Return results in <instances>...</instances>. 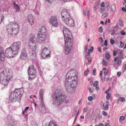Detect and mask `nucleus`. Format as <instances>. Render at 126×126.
Listing matches in <instances>:
<instances>
[{
    "label": "nucleus",
    "instance_id": "79ce46f5",
    "mask_svg": "<svg viewBox=\"0 0 126 126\" xmlns=\"http://www.w3.org/2000/svg\"><path fill=\"white\" fill-rule=\"evenodd\" d=\"M88 110V108L87 107L85 108L83 110V112L84 113L86 112Z\"/></svg>",
    "mask_w": 126,
    "mask_h": 126
},
{
    "label": "nucleus",
    "instance_id": "20e7f679",
    "mask_svg": "<svg viewBox=\"0 0 126 126\" xmlns=\"http://www.w3.org/2000/svg\"><path fill=\"white\" fill-rule=\"evenodd\" d=\"M77 83L78 82L77 78L75 79L74 81H72L71 82L65 81V88L68 93H74L75 90Z\"/></svg>",
    "mask_w": 126,
    "mask_h": 126
},
{
    "label": "nucleus",
    "instance_id": "4c0bfd02",
    "mask_svg": "<svg viewBox=\"0 0 126 126\" xmlns=\"http://www.w3.org/2000/svg\"><path fill=\"white\" fill-rule=\"evenodd\" d=\"M110 56L109 53H107L106 54L105 57L106 59H109L110 58Z\"/></svg>",
    "mask_w": 126,
    "mask_h": 126
},
{
    "label": "nucleus",
    "instance_id": "6e6552de",
    "mask_svg": "<svg viewBox=\"0 0 126 126\" xmlns=\"http://www.w3.org/2000/svg\"><path fill=\"white\" fill-rule=\"evenodd\" d=\"M12 72L11 69L8 68L4 69L0 73V78L9 77L11 78Z\"/></svg>",
    "mask_w": 126,
    "mask_h": 126
},
{
    "label": "nucleus",
    "instance_id": "a878e982",
    "mask_svg": "<svg viewBox=\"0 0 126 126\" xmlns=\"http://www.w3.org/2000/svg\"><path fill=\"white\" fill-rule=\"evenodd\" d=\"M14 9H15L16 12H18L19 10H20L19 6L17 5H16L14 7Z\"/></svg>",
    "mask_w": 126,
    "mask_h": 126
},
{
    "label": "nucleus",
    "instance_id": "2eb2a0df",
    "mask_svg": "<svg viewBox=\"0 0 126 126\" xmlns=\"http://www.w3.org/2000/svg\"><path fill=\"white\" fill-rule=\"evenodd\" d=\"M36 49H33L32 48L30 49V57L32 60H34L36 57V53L35 51Z\"/></svg>",
    "mask_w": 126,
    "mask_h": 126
},
{
    "label": "nucleus",
    "instance_id": "412c9836",
    "mask_svg": "<svg viewBox=\"0 0 126 126\" xmlns=\"http://www.w3.org/2000/svg\"><path fill=\"white\" fill-rule=\"evenodd\" d=\"M39 38L38 40V42L40 43H44L46 42L47 40L46 36L45 37H38Z\"/></svg>",
    "mask_w": 126,
    "mask_h": 126
},
{
    "label": "nucleus",
    "instance_id": "bb28decb",
    "mask_svg": "<svg viewBox=\"0 0 126 126\" xmlns=\"http://www.w3.org/2000/svg\"><path fill=\"white\" fill-rule=\"evenodd\" d=\"M111 9L112 12L114 11L115 10V6L114 5L112 4L111 6Z\"/></svg>",
    "mask_w": 126,
    "mask_h": 126
},
{
    "label": "nucleus",
    "instance_id": "ddd939ff",
    "mask_svg": "<svg viewBox=\"0 0 126 126\" xmlns=\"http://www.w3.org/2000/svg\"><path fill=\"white\" fill-rule=\"evenodd\" d=\"M52 25L54 27H56L58 25L57 18L56 16H51L49 20Z\"/></svg>",
    "mask_w": 126,
    "mask_h": 126
},
{
    "label": "nucleus",
    "instance_id": "4d7b16f0",
    "mask_svg": "<svg viewBox=\"0 0 126 126\" xmlns=\"http://www.w3.org/2000/svg\"><path fill=\"white\" fill-rule=\"evenodd\" d=\"M88 90L89 92L91 93H92L93 92V91L91 89V88L90 87H89L88 88Z\"/></svg>",
    "mask_w": 126,
    "mask_h": 126
},
{
    "label": "nucleus",
    "instance_id": "473e14b6",
    "mask_svg": "<svg viewBox=\"0 0 126 126\" xmlns=\"http://www.w3.org/2000/svg\"><path fill=\"white\" fill-rule=\"evenodd\" d=\"M110 5L109 2H107L105 4V6L106 7V8H107V10L108 11V7L110 6Z\"/></svg>",
    "mask_w": 126,
    "mask_h": 126
},
{
    "label": "nucleus",
    "instance_id": "cd10ccee",
    "mask_svg": "<svg viewBox=\"0 0 126 126\" xmlns=\"http://www.w3.org/2000/svg\"><path fill=\"white\" fill-rule=\"evenodd\" d=\"M103 64L105 66H107V63L106 61L104 60L103 59H102Z\"/></svg>",
    "mask_w": 126,
    "mask_h": 126
},
{
    "label": "nucleus",
    "instance_id": "c756f323",
    "mask_svg": "<svg viewBox=\"0 0 126 126\" xmlns=\"http://www.w3.org/2000/svg\"><path fill=\"white\" fill-rule=\"evenodd\" d=\"M48 126H57V125L52 122H50L49 123Z\"/></svg>",
    "mask_w": 126,
    "mask_h": 126
},
{
    "label": "nucleus",
    "instance_id": "7c9ffc66",
    "mask_svg": "<svg viewBox=\"0 0 126 126\" xmlns=\"http://www.w3.org/2000/svg\"><path fill=\"white\" fill-rule=\"evenodd\" d=\"M89 70L88 68H87V70L86 71H84V75L85 76H87V75L88 74V73H89Z\"/></svg>",
    "mask_w": 126,
    "mask_h": 126
},
{
    "label": "nucleus",
    "instance_id": "13d9d810",
    "mask_svg": "<svg viewBox=\"0 0 126 126\" xmlns=\"http://www.w3.org/2000/svg\"><path fill=\"white\" fill-rule=\"evenodd\" d=\"M87 60L88 62H91L92 61V59L90 57H88L87 58Z\"/></svg>",
    "mask_w": 126,
    "mask_h": 126
},
{
    "label": "nucleus",
    "instance_id": "5701e85b",
    "mask_svg": "<svg viewBox=\"0 0 126 126\" xmlns=\"http://www.w3.org/2000/svg\"><path fill=\"white\" fill-rule=\"evenodd\" d=\"M46 33H41V32H38L37 34L38 37H45L46 36Z\"/></svg>",
    "mask_w": 126,
    "mask_h": 126
},
{
    "label": "nucleus",
    "instance_id": "f8f14e48",
    "mask_svg": "<svg viewBox=\"0 0 126 126\" xmlns=\"http://www.w3.org/2000/svg\"><path fill=\"white\" fill-rule=\"evenodd\" d=\"M61 15L62 18L64 21L65 19H67L70 17V14L68 13L66 9H63L62 10L61 12Z\"/></svg>",
    "mask_w": 126,
    "mask_h": 126
},
{
    "label": "nucleus",
    "instance_id": "423d86ee",
    "mask_svg": "<svg viewBox=\"0 0 126 126\" xmlns=\"http://www.w3.org/2000/svg\"><path fill=\"white\" fill-rule=\"evenodd\" d=\"M77 73L76 71L72 69L70 70H69L66 75L65 81L69 82L74 81L75 79L77 78L78 82V79Z\"/></svg>",
    "mask_w": 126,
    "mask_h": 126
},
{
    "label": "nucleus",
    "instance_id": "338daca9",
    "mask_svg": "<svg viewBox=\"0 0 126 126\" xmlns=\"http://www.w3.org/2000/svg\"><path fill=\"white\" fill-rule=\"evenodd\" d=\"M121 72H118L117 73V75L118 77H120L121 74Z\"/></svg>",
    "mask_w": 126,
    "mask_h": 126
},
{
    "label": "nucleus",
    "instance_id": "680f3d73",
    "mask_svg": "<svg viewBox=\"0 0 126 126\" xmlns=\"http://www.w3.org/2000/svg\"><path fill=\"white\" fill-rule=\"evenodd\" d=\"M110 88H109L107 90H106L105 91V93L106 94H108L109 93H108L109 92L110 90Z\"/></svg>",
    "mask_w": 126,
    "mask_h": 126
},
{
    "label": "nucleus",
    "instance_id": "e433bc0d",
    "mask_svg": "<svg viewBox=\"0 0 126 126\" xmlns=\"http://www.w3.org/2000/svg\"><path fill=\"white\" fill-rule=\"evenodd\" d=\"M43 50L45 51L46 53L47 52V51H49V50L47 49V47H45L42 50V52L43 51Z\"/></svg>",
    "mask_w": 126,
    "mask_h": 126
},
{
    "label": "nucleus",
    "instance_id": "052dcab7",
    "mask_svg": "<svg viewBox=\"0 0 126 126\" xmlns=\"http://www.w3.org/2000/svg\"><path fill=\"white\" fill-rule=\"evenodd\" d=\"M120 45L122 47H123L124 46V43L122 42L121 41H120Z\"/></svg>",
    "mask_w": 126,
    "mask_h": 126
},
{
    "label": "nucleus",
    "instance_id": "ea45409f",
    "mask_svg": "<svg viewBox=\"0 0 126 126\" xmlns=\"http://www.w3.org/2000/svg\"><path fill=\"white\" fill-rule=\"evenodd\" d=\"M111 97V95L110 94L108 93L107 94L106 96V97L108 99H110Z\"/></svg>",
    "mask_w": 126,
    "mask_h": 126
},
{
    "label": "nucleus",
    "instance_id": "0e129e2a",
    "mask_svg": "<svg viewBox=\"0 0 126 126\" xmlns=\"http://www.w3.org/2000/svg\"><path fill=\"white\" fill-rule=\"evenodd\" d=\"M40 99H41V104H44V102H43V97L42 98H40Z\"/></svg>",
    "mask_w": 126,
    "mask_h": 126
},
{
    "label": "nucleus",
    "instance_id": "5fc2aeb1",
    "mask_svg": "<svg viewBox=\"0 0 126 126\" xmlns=\"http://www.w3.org/2000/svg\"><path fill=\"white\" fill-rule=\"evenodd\" d=\"M111 78L110 77H108L106 78V80L107 81H110L111 80Z\"/></svg>",
    "mask_w": 126,
    "mask_h": 126
},
{
    "label": "nucleus",
    "instance_id": "6e6d98bb",
    "mask_svg": "<svg viewBox=\"0 0 126 126\" xmlns=\"http://www.w3.org/2000/svg\"><path fill=\"white\" fill-rule=\"evenodd\" d=\"M110 42L111 44H113L114 43V41L112 39H111L110 40Z\"/></svg>",
    "mask_w": 126,
    "mask_h": 126
},
{
    "label": "nucleus",
    "instance_id": "a19ab883",
    "mask_svg": "<svg viewBox=\"0 0 126 126\" xmlns=\"http://www.w3.org/2000/svg\"><path fill=\"white\" fill-rule=\"evenodd\" d=\"M98 31L100 33H101L103 31L102 29V26H100L99 27L98 29Z\"/></svg>",
    "mask_w": 126,
    "mask_h": 126
},
{
    "label": "nucleus",
    "instance_id": "0eeeda50",
    "mask_svg": "<svg viewBox=\"0 0 126 126\" xmlns=\"http://www.w3.org/2000/svg\"><path fill=\"white\" fill-rule=\"evenodd\" d=\"M64 37L65 41L73 40V36L72 33L67 28H63V30Z\"/></svg>",
    "mask_w": 126,
    "mask_h": 126
},
{
    "label": "nucleus",
    "instance_id": "c85d7f7f",
    "mask_svg": "<svg viewBox=\"0 0 126 126\" xmlns=\"http://www.w3.org/2000/svg\"><path fill=\"white\" fill-rule=\"evenodd\" d=\"M118 100L122 102H123L125 101V99L124 97H120L119 98Z\"/></svg>",
    "mask_w": 126,
    "mask_h": 126
},
{
    "label": "nucleus",
    "instance_id": "1a4fd4ad",
    "mask_svg": "<svg viewBox=\"0 0 126 126\" xmlns=\"http://www.w3.org/2000/svg\"><path fill=\"white\" fill-rule=\"evenodd\" d=\"M65 47L64 53L66 54H68L71 51L72 46L73 45V40L65 41Z\"/></svg>",
    "mask_w": 126,
    "mask_h": 126
},
{
    "label": "nucleus",
    "instance_id": "a211bd4d",
    "mask_svg": "<svg viewBox=\"0 0 126 126\" xmlns=\"http://www.w3.org/2000/svg\"><path fill=\"white\" fill-rule=\"evenodd\" d=\"M51 56L50 54L48 53H46L45 51L43 50V51L42 52V57L43 59L46 58L49 59Z\"/></svg>",
    "mask_w": 126,
    "mask_h": 126
},
{
    "label": "nucleus",
    "instance_id": "69168bd1",
    "mask_svg": "<svg viewBox=\"0 0 126 126\" xmlns=\"http://www.w3.org/2000/svg\"><path fill=\"white\" fill-rule=\"evenodd\" d=\"M120 33L122 35H124L126 34V33L123 31H121Z\"/></svg>",
    "mask_w": 126,
    "mask_h": 126
},
{
    "label": "nucleus",
    "instance_id": "e2e57ef3",
    "mask_svg": "<svg viewBox=\"0 0 126 126\" xmlns=\"http://www.w3.org/2000/svg\"><path fill=\"white\" fill-rule=\"evenodd\" d=\"M108 70H106L104 71L103 72L105 74V75L106 74H107V73H108Z\"/></svg>",
    "mask_w": 126,
    "mask_h": 126
},
{
    "label": "nucleus",
    "instance_id": "774afa93",
    "mask_svg": "<svg viewBox=\"0 0 126 126\" xmlns=\"http://www.w3.org/2000/svg\"><path fill=\"white\" fill-rule=\"evenodd\" d=\"M122 10L123 11L126 12V9L125 7H123L122 8Z\"/></svg>",
    "mask_w": 126,
    "mask_h": 126
},
{
    "label": "nucleus",
    "instance_id": "aec40b11",
    "mask_svg": "<svg viewBox=\"0 0 126 126\" xmlns=\"http://www.w3.org/2000/svg\"><path fill=\"white\" fill-rule=\"evenodd\" d=\"M109 102L107 101L106 103H103V110H107L109 109Z\"/></svg>",
    "mask_w": 126,
    "mask_h": 126
},
{
    "label": "nucleus",
    "instance_id": "9b49d317",
    "mask_svg": "<svg viewBox=\"0 0 126 126\" xmlns=\"http://www.w3.org/2000/svg\"><path fill=\"white\" fill-rule=\"evenodd\" d=\"M63 21L69 27H73L75 26L74 21L70 17L67 19H65Z\"/></svg>",
    "mask_w": 126,
    "mask_h": 126
},
{
    "label": "nucleus",
    "instance_id": "7ed1b4c3",
    "mask_svg": "<svg viewBox=\"0 0 126 126\" xmlns=\"http://www.w3.org/2000/svg\"><path fill=\"white\" fill-rule=\"evenodd\" d=\"M53 99L52 104L55 105L59 106L66 99L67 96L59 93L58 90H56L52 96Z\"/></svg>",
    "mask_w": 126,
    "mask_h": 126
},
{
    "label": "nucleus",
    "instance_id": "9d476101",
    "mask_svg": "<svg viewBox=\"0 0 126 126\" xmlns=\"http://www.w3.org/2000/svg\"><path fill=\"white\" fill-rule=\"evenodd\" d=\"M28 74L29 76L28 79L30 80L33 79L36 76L35 71L33 66H30L28 70Z\"/></svg>",
    "mask_w": 126,
    "mask_h": 126
},
{
    "label": "nucleus",
    "instance_id": "de8ad7c7",
    "mask_svg": "<svg viewBox=\"0 0 126 126\" xmlns=\"http://www.w3.org/2000/svg\"><path fill=\"white\" fill-rule=\"evenodd\" d=\"M96 69L95 68H94L93 71L92 75H95Z\"/></svg>",
    "mask_w": 126,
    "mask_h": 126
},
{
    "label": "nucleus",
    "instance_id": "49530a36",
    "mask_svg": "<svg viewBox=\"0 0 126 126\" xmlns=\"http://www.w3.org/2000/svg\"><path fill=\"white\" fill-rule=\"evenodd\" d=\"M125 118L124 116H121L120 117L119 119L121 121H123L125 119Z\"/></svg>",
    "mask_w": 126,
    "mask_h": 126
},
{
    "label": "nucleus",
    "instance_id": "bf43d9fd",
    "mask_svg": "<svg viewBox=\"0 0 126 126\" xmlns=\"http://www.w3.org/2000/svg\"><path fill=\"white\" fill-rule=\"evenodd\" d=\"M105 10V8H101L100 11H101V12L102 13L104 12Z\"/></svg>",
    "mask_w": 126,
    "mask_h": 126
},
{
    "label": "nucleus",
    "instance_id": "4be33fe9",
    "mask_svg": "<svg viewBox=\"0 0 126 126\" xmlns=\"http://www.w3.org/2000/svg\"><path fill=\"white\" fill-rule=\"evenodd\" d=\"M114 61L115 62H117V63L118 66H119L121 64L122 61L121 59H119L117 57L115 58Z\"/></svg>",
    "mask_w": 126,
    "mask_h": 126
},
{
    "label": "nucleus",
    "instance_id": "3c124183",
    "mask_svg": "<svg viewBox=\"0 0 126 126\" xmlns=\"http://www.w3.org/2000/svg\"><path fill=\"white\" fill-rule=\"evenodd\" d=\"M88 99L90 101H91L93 99V97L92 96H89L88 97Z\"/></svg>",
    "mask_w": 126,
    "mask_h": 126
},
{
    "label": "nucleus",
    "instance_id": "39448f33",
    "mask_svg": "<svg viewBox=\"0 0 126 126\" xmlns=\"http://www.w3.org/2000/svg\"><path fill=\"white\" fill-rule=\"evenodd\" d=\"M9 28L7 29V31L10 32V34L13 35L16 34L18 32L19 30V26L16 22H11L9 25Z\"/></svg>",
    "mask_w": 126,
    "mask_h": 126
},
{
    "label": "nucleus",
    "instance_id": "f3484780",
    "mask_svg": "<svg viewBox=\"0 0 126 126\" xmlns=\"http://www.w3.org/2000/svg\"><path fill=\"white\" fill-rule=\"evenodd\" d=\"M20 58L23 60H26L27 59L28 56L25 49H23L21 51Z\"/></svg>",
    "mask_w": 126,
    "mask_h": 126
},
{
    "label": "nucleus",
    "instance_id": "864d4df0",
    "mask_svg": "<svg viewBox=\"0 0 126 126\" xmlns=\"http://www.w3.org/2000/svg\"><path fill=\"white\" fill-rule=\"evenodd\" d=\"M89 12V11H88L87 12V16L88 19H89L90 16Z\"/></svg>",
    "mask_w": 126,
    "mask_h": 126
},
{
    "label": "nucleus",
    "instance_id": "37998d69",
    "mask_svg": "<svg viewBox=\"0 0 126 126\" xmlns=\"http://www.w3.org/2000/svg\"><path fill=\"white\" fill-rule=\"evenodd\" d=\"M55 0H46V1H47L50 3H52Z\"/></svg>",
    "mask_w": 126,
    "mask_h": 126
},
{
    "label": "nucleus",
    "instance_id": "09e8293b",
    "mask_svg": "<svg viewBox=\"0 0 126 126\" xmlns=\"http://www.w3.org/2000/svg\"><path fill=\"white\" fill-rule=\"evenodd\" d=\"M102 114L104 115V116H106L108 114V113L107 112H106L104 111H102Z\"/></svg>",
    "mask_w": 126,
    "mask_h": 126
},
{
    "label": "nucleus",
    "instance_id": "c9c22d12",
    "mask_svg": "<svg viewBox=\"0 0 126 126\" xmlns=\"http://www.w3.org/2000/svg\"><path fill=\"white\" fill-rule=\"evenodd\" d=\"M117 57H118V58H119V59H123L125 58L122 55H119Z\"/></svg>",
    "mask_w": 126,
    "mask_h": 126
},
{
    "label": "nucleus",
    "instance_id": "393cba45",
    "mask_svg": "<svg viewBox=\"0 0 126 126\" xmlns=\"http://www.w3.org/2000/svg\"><path fill=\"white\" fill-rule=\"evenodd\" d=\"M44 91V90L43 89H41L39 91L40 98H42L43 97V94Z\"/></svg>",
    "mask_w": 126,
    "mask_h": 126
},
{
    "label": "nucleus",
    "instance_id": "c03bdc74",
    "mask_svg": "<svg viewBox=\"0 0 126 126\" xmlns=\"http://www.w3.org/2000/svg\"><path fill=\"white\" fill-rule=\"evenodd\" d=\"M117 52L116 50H114L113 52V55L114 56H116L117 54Z\"/></svg>",
    "mask_w": 126,
    "mask_h": 126
},
{
    "label": "nucleus",
    "instance_id": "8fccbe9b",
    "mask_svg": "<svg viewBox=\"0 0 126 126\" xmlns=\"http://www.w3.org/2000/svg\"><path fill=\"white\" fill-rule=\"evenodd\" d=\"M79 110L78 111L77 113V114L76 115V116H75V120H77V117L78 116L79 114Z\"/></svg>",
    "mask_w": 126,
    "mask_h": 126
},
{
    "label": "nucleus",
    "instance_id": "f257e3e1",
    "mask_svg": "<svg viewBox=\"0 0 126 126\" xmlns=\"http://www.w3.org/2000/svg\"><path fill=\"white\" fill-rule=\"evenodd\" d=\"M21 47L20 42H17L13 43L10 47L7 48L6 50L4 56H5L7 58L14 57L13 55H16Z\"/></svg>",
    "mask_w": 126,
    "mask_h": 126
},
{
    "label": "nucleus",
    "instance_id": "2f4dec72",
    "mask_svg": "<svg viewBox=\"0 0 126 126\" xmlns=\"http://www.w3.org/2000/svg\"><path fill=\"white\" fill-rule=\"evenodd\" d=\"M77 109L76 108L74 109L73 110L72 116H75L77 112Z\"/></svg>",
    "mask_w": 126,
    "mask_h": 126
},
{
    "label": "nucleus",
    "instance_id": "f03ea898",
    "mask_svg": "<svg viewBox=\"0 0 126 126\" xmlns=\"http://www.w3.org/2000/svg\"><path fill=\"white\" fill-rule=\"evenodd\" d=\"M23 93V90L22 89L20 88L15 89L13 92L10 94L9 101L12 103L18 101L19 102L21 97Z\"/></svg>",
    "mask_w": 126,
    "mask_h": 126
},
{
    "label": "nucleus",
    "instance_id": "4468645a",
    "mask_svg": "<svg viewBox=\"0 0 126 126\" xmlns=\"http://www.w3.org/2000/svg\"><path fill=\"white\" fill-rule=\"evenodd\" d=\"M29 43V47L30 49L32 48L36 49V47L35 46V41L33 40V38H30Z\"/></svg>",
    "mask_w": 126,
    "mask_h": 126
},
{
    "label": "nucleus",
    "instance_id": "72a5a7b5",
    "mask_svg": "<svg viewBox=\"0 0 126 126\" xmlns=\"http://www.w3.org/2000/svg\"><path fill=\"white\" fill-rule=\"evenodd\" d=\"M101 80L103 82H104L105 80V75L103 76H101Z\"/></svg>",
    "mask_w": 126,
    "mask_h": 126
},
{
    "label": "nucleus",
    "instance_id": "603ef678",
    "mask_svg": "<svg viewBox=\"0 0 126 126\" xmlns=\"http://www.w3.org/2000/svg\"><path fill=\"white\" fill-rule=\"evenodd\" d=\"M108 15V14L107 13H105L103 14L102 15V16H103L104 17H106Z\"/></svg>",
    "mask_w": 126,
    "mask_h": 126
},
{
    "label": "nucleus",
    "instance_id": "a18cd8bd",
    "mask_svg": "<svg viewBox=\"0 0 126 126\" xmlns=\"http://www.w3.org/2000/svg\"><path fill=\"white\" fill-rule=\"evenodd\" d=\"M104 4V2H101L100 4V6L103 7H104L105 6Z\"/></svg>",
    "mask_w": 126,
    "mask_h": 126
},
{
    "label": "nucleus",
    "instance_id": "6ab92c4d",
    "mask_svg": "<svg viewBox=\"0 0 126 126\" xmlns=\"http://www.w3.org/2000/svg\"><path fill=\"white\" fill-rule=\"evenodd\" d=\"M28 20L31 25L33 24L34 21L33 16L31 14H30L28 16Z\"/></svg>",
    "mask_w": 126,
    "mask_h": 126
},
{
    "label": "nucleus",
    "instance_id": "f704fd0d",
    "mask_svg": "<svg viewBox=\"0 0 126 126\" xmlns=\"http://www.w3.org/2000/svg\"><path fill=\"white\" fill-rule=\"evenodd\" d=\"M98 83V81H94L93 84V86L94 87H96Z\"/></svg>",
    "mask_w": 126,
    "mask_h": 126
},
{
    "label": "nucleus",
    "instance_id": "58836bf2",
    "mask_svg": "<svg viewBox=\"0 0 126 126\" xmlns=\"http://www.w3.org/2000/svg\"><path fill=\"white\" fill-rule=\"evenodd\" d=\"M122 69H124V70L123 71V72H124L126 70V64H123Z\"/></svg>",
    "mask_w": 126,
    "mask_h": 126
},
{
    "label": "nucleus",
    "instance_id": "b1692460",
    "mask_svg": "<svg viewBox=\"0 0 126 126\" xmlns=\"http://www.w3.org/2000/svg\"><path fill=\"white\" fill-rule=\"evenodd\" d=\"M41 31L40 32H41V33H46V27L44 26L42 27L41 28Z\"/></svg>",
    "mask_w": 126,
    "mask_h": 126
},
{
    "label": "nucleus",
    "instance_id": "dca6fc26",
    "mask_svg": "<svg viewBox=\"0 0 126 126\" xmlns=\"http://www.w3.org/2000/svg\"><path fill=\"white\" fill-rule=\"evenodd\" d=\"M4 60V54L3 48L0 47V63L3 62Z\"/></svg>",
    "mask_w": 126,
    "mask_h": 126
}]
</instances>
